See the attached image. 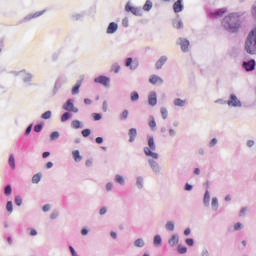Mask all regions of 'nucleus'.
<instances>
[{
    "label": "nucleus",
    "instance_id": "052dcab7",
    "mask_svg": "<svg viewBox=\"0 0 256 256\" xmlns=\"http://www.w3.org/2000/svg\"><path fill=\"white\" fill-rule=\"evenodd\" d=\"M96 143H98V145H101V143H103V138L102 137H97L96 138Z\"/></svg>",
    "mask_w": 256,
    "mask_h": 256
},
{
    "label": "nucleus",
    "instance_id": "cd10ccee",
    "mask_svg": "<svg viewBox=\"0 0 256 256\" xmlns=\"http://www.w3.org/2000/svg\"><path fill=\"white\" fill-rule=\"evenodd\" d=\"M135 247H144L145 242L143 241V239L139 238L134 242Z\"/></svg>",
    "mask_w": 256,
    "mask_h": 256
},
{
    "label": "nucleus",
    "instance_id": "473e14b6",
    "mask_svg": "<svg viewBox=\"0 0 256 256\" xmlns=\"http://www.w3.org/2000/svg\"><path fill=\"white\" fill-rule=\"evenodd\" d=\"M6 209L8 213H13V202L11 201L7 202Z\"/></svg>",
    "mask_w": 256,
    "mask_h": 256
},
{
    "label": "nucleus",
    "instance_id": "f3484780",
    "mask_svg": "<svg viewBox=\"0 0 256 256\" xmlns=\"http://www.w3.org/2000/svg\"><path fill=\"white\" fill-rule=\"evenodd\" d=\"M167 63V56H162L157 62H156V69H161L163 65Z\"/></svg>",
    "mask_w": 256,
    "mask_h": 256
},
{
    "label": "nucleus",
    "instance_id": "1a4fd4ad",
    "mask_svg": "<svg viewBox=\"0 0 256 256\" xmlns=\"http://www.w3.org/2000/svg\"><path fill=\"white\" fill-rule=\"evenodd\" d=\"M149 83H151V85H161V83H163V79L157 75H152L149 78Z\"/></svg>",
    "mask_w": 256,
    "mask_h": 256
},
{
    "label": "nucleus",
    "instance_id": "b1692460",
    "mask_svg": "<svg viewBox=\"0 0 256 256\" xmlns=\"http://www.w3.org/2000/svg\"><path fill=\"white\" fill-rule=\"evenodd\" d=\"M212 209H214V211H217L218 207H219V200H217V198H212Z\"/></svg>",
    "mask_w": 256,
    "mask_h": 256
},
{
    "label": "nucleus",
    "instance_id": "7ed1b4c3",
    "mask_svg": "<svg viewBox=\"0 0 256 256\" xmlns=\"http://www.w3.org/2000/svg\"><path fill=\"white\" fill-rule=\"evenodd\" d=\"M148 146L144 148V153L147 157H152V159H159V154L153 152L155 151V139L153 136L148 137Z\"/></svg>",
    "mask_w": 256,
    "mask_h": 256
},
{
    "label": "nucleus",
    "instance_id": "09e8293b",
    "mask_svg": "<svg viewBox=\"0 0 256 256\" xmlns=\"http://www.w3.org/2000/svg\"><path fill=\"white\" fill-rule=\"evenodd\" d=\"M11 191H12L11 185H8L5 187V195H11Z\"/></svg>",
    "mask_w": 256,
    "mask_h": 256
},
{
    "label": "nucleus",
    "instance_id": "3c124183",
    "mask_svg": "<svg viewBox=\"0 0 256 256\" xmlns=\"http://www.w3.org/2000/svg\"><path fill=\"white\" fill-rule=\"evenodd\" d=\"M42 209H43L44 213H47V211H50V210H51V205L46 204V205L43 206Z\"/></svg>",
    "mask_w": 256,
    "mask_h": 256
},
{
    "label": "nucleus",
    "instance_id": "c756f323",
    "mask_svg": "<svg viewBox=\"0 0 256 256\" xmlns=\"http://www.w3.org/2000/svg\"><path fill=\"white\" fill-rule=\"evenodd\" d=\"M131 101H133V102L139 101V93H137V92H132V93H131Z\"/></svg>",
    "mask_w": 256,
    "mask_h": 256
},
{
    "label": "nucleus",
    "instance_id": "4be33fe9",
    "mask_svg": "<svg viewBox=\"0 0 256 256\" xmlns=\"http://www.w3.org/2000/svg\"><path fill=\"white\" fill-rule=\"evenodd\" d=\"M185 100H181L180 98L174 100V105L176 107H185Z\"/></svg>",
    "mask_w": 256,
    "mask_h": 256
},
{
    "label": "nucleus",
    "instance_id": "aec40b11",
    "mask_svg": "<svg viewBox=\"0 0 256 256\" xmlns=\"http://www.w3.org/2000/svg\"><path fill=\"white\" fill-rule=\"evenodd\" d=\"M81 87V81H78L75 86L72 88V95H77Z\"/></svg>",
    "mask_w": 256,
    "mask_h": 256
},
{
    "label": "nucleus",
    "instance_id": "20e7f679",
    "mask_svg": "<svg viewBox=\"0 0 256 256\" xmlns=\"http://www.w3.org/2000/svg\"><path fill=\"white\" fill-rule=\"evenodd\" d=\"M125 11H127V13L130 12L133 15H136L137 17H140V15H143V10H141V8L133 7L129 3L126 4Z\"/></svg>",
    "mask_w": 256,
    "mask_h": 256
},
{
    "label": "nucleus",
    "instance_id": "c85d7f7f",
    "mask_svg": "<svg viewBox=\"0 0 256 256\" xmlns=\"http://www.w3.org/2000/svg\"><path fill=\"white\" fill-rule=\"evenodd\" d=\"M129 117V111L128 110H124L123 112H122V114L120 115V119L122 120V121H125V119H127Z\"/></svg>",
    "mask_w": 256,
    "mask_h": 256
},
{
    "label": "nucleus",
    "instance_id": "864d4df0",
    "mask_svg": "<svg viewBox=\"0 0 256 256\" xmlns=\"http://www.w3.org/2000/svg\"><path fill=\"white\" fill-rule=\"evenodd\" d=\"M59 217V212H53L50 216V219H57Z\"/></svg>",
    "mask_w": 256,
    "mask_h": 256
},
{
    "label": "nucleus",
    "instance_id": "ea45409f",
    "mask_svg": "<svg viewBox=\"0 0 256 256\" xmlns=\"http://www.w3.org/2000/svg\"><path fill=\"white\" fill-rule=\"evenodd\" d=\"M82 135L84 137H89V135H91V129H84V130H82Z\"/></svg>",
    "mask_w": 256,
    "mask_h": 256
},
{
    "label": "nucleus",
    "instance_id": "bf43d9fd",
    "mask_svg": "<svg viewBox=\"0 0 256 256\" xmlns=\"http://www.w3.org/2000/svg\"><path fill=\"white\" fill-rule=\"evenodd\" d=\"M30 235H31L32 237H35V235H37V230H35V229H30Z\"/></svg>",
    "mask_w": 256,
    "mask_h": 256
},
{
    "label": "nucleus",
    "instance_id": "79ce46f5",
    "mask_svg": "<svg viewBox=\"0 0 256 256\" xmlns=\"http://www.w3.org/2000/svg\"><path fill=\"white\" fill-rule=\"evenodd\" d=\"M120 69H121V67H120L118 64H114V65L112 66V71H113L114 73H118V72L120 71Z\"/></svg>",
    "mask_w": 256,
    "mask_h": 256
},
{
    "label": "nucleus",
    "instance_id": "c03bdc74",
    "mask_svg": "<svg viewBox=\"0 0 256 256\" xmlns=\"http://www.w3.org/2000/svg\"><path fill=\"white\" fill-rule=\"evenodd\" d=\"M101 114H99V113H94L93 114V119H94V121H101Z\"/></svg>",
    "mask_w": 256,
    "mask_h": 256
},
{
    "label": "nucleus",
    "instance_id": "2f4dec72",
    "mask_svg": "<svg viewBox=\"0 0 256 256\" xmlns=\"http://www.w3.org/2000/svg\"><path fill=\"white\" fill-rule=\"evenodd\" d=\"M50 139L51 141H55V139H59V132L57 131L52 132L50 135Z\"/></svg>",
    "mask_w": 256,
    "mask_h": 256
},
{
    "label": "nucleus",
    "instance_id": "0eeeda50",
    "mask_svg": "<svg viewBox=\"0 0 256 256\" xmlns=\"http://www.w3.org/2000/svg\"><path fill=\"white\" fill-rule=\"evenodd\" d=\"M179 41H180L179 45L181 47V51H183L184 53H187V51H189V40L185 38H180Z\"/></svg>",
    "mask_w": 256,
    "mask_h": 256
},
{
    "label": "nucleus",
    "instance_id": "7c9ffc66",
    "mask_svg": "<svg viewBox=\"0 0 256 256\" xmlns=\"http://www.w3.org/2000/svg\"><path fill=\"white\" fill-rule=\"evenodd\" d=\"M160 111H161L162 119H167V116L169 115L167 108H161Z\"/></svg>",
    "mask_w": 256,
    "mask_h": 256
},
{
    "label": "nucleus",
    "instance_id": "393cba45",
    "mask_svg": "<svg viewBox=\"0 0 256 256\" xmlns=\"http://www.w3.org/2000/svg\"><path fill=\"white\" fill-rule=\"evenodd\" d=\"M69 119H71V114L69 112H65L61 117L62 123H65V121H69Z\"/></svg>",
    "mask_w": 256,
    "mask_h": 256
},
{
    "label": "nucleus",
    "instance_id": "f704fd0d",
    "mask_svg": "<svg viewBox=\"0 0 256 256\" xmlns=\"http://www.w3.org/2000/svg\"><path fill=\"white\" fill-rule=\"evenodd\" d=\"M178 253H180L181 255H183L184 253H187V247L179 245Z\"/></svg>",
    "mask_w": 256,
    "mask_h": 256
},
{
    "label": "nucleus",
    "instance_id": "5701e85b",
    "mask_svg": "<svg viewBox=\"0 0 256 256\" xmlns=\"http://www.w3.org/2000/svg\"><path fill=\"white\" fill-rule=\"evenodd\" d=\"M72 129H81V122L79 120H74L71 123Z\"/></svg>",
    "mask_w": 256,
    "mask_h": 256
},
{
    "label": "nucleus",
    "instance_id": "ddd939ff",
    "mask_svg": "<svg viewBox=\"0 0 256 256\" xmlns=\"http://www.w3.org/2000/svg\"><path fill=\"white\" fill-rule=\"evenodd\" d=\"M95 83H100V85H104L105 87H107V85H109V78L105 77V76H99L98 78H95Z\"/></svg>",
    "mask_w": 256,
    "mask_h": 256
},
{
    "label": "nucleus",
    "instance_id": "f8f14e48",
    "mask_svg": "<svg viewBox=\"0 0 256 256\" xmlns=\"http://www.w3.org/2000/svg\"><path fill=\"white\" fill-rule=\"evenodd\" d=\"M243 67L246 71H253L255 69V60H249L248 62H243Z\"/></svg>",
    "mask_w": 256,
    "mask_h": 256
},
{
    "label": "nucleus",
    "instance_id": "a211bd4d",
    "mask_svg": "<svg viewBox=\"0 0 256 256\" xmlns=\"http://www.w3.org/2000/svg\"><path fill=\"white\" fill-rule=\"evenodd\" d=\"M168 243H169V245H170L171 247H175V245H177V243H179V236L173 235V236L169 239Z\"/></svg>",
    "mask_w": 256,
    "mask_h": 256
},
{
    "label": "nucleus",
    "instance_id": "4d7b16f0",
    "mask_svg": "<svg viewBox=\"0 0 256 256\" xmlns=\"http://www.w3.org/2000/svg\"><path fill=\"white\" fill-rule=\"evenodd\" d=\"M105 213H107V208L106 207H102L100 209V215H105Z\"/></svg>",
    "mask_w": 256,
    "mask_h": 256
},
{
    "label": "nucleus",
    "instance_id": "2eb2a0df",
    "mask_svg": "<svg viewBox=\"0 0 256 256\" xmlns=\"http://www.w3.org/2000/svg\"><path fill=\"white\" fill-rule=\"evenodd\" d=\"M119 26H117V23L115 22H111L109 25H108V28H107V33L108 35H111L113 33H115V31H117Z\"/></svg>",
    "mask_w": 256,
    "mask_h": 256
},
{
    "label": "nucleus",
    "instance_id": "72a5a7b5",
    "mask_svg": "<svg viewBox=\"0 0 256 256\" xmlns=\"http://www.w3.org/2000/svg\"><path fill=\"white\" fill-rule=\"evenodd\" d=\"M39 181H41V176H40V174H35V175L32 177V183H39Z\"/></svg>",
    "mask_w": 256,
    "mask_h": 256
},
{
    "label": "nucleus",
    "instance_id": "de8ad7c7",
    "mask_svg": "<svg viewBox=\"0 0 256 256\" xmlns=\"http://www.w3.org/2000/svg\"><path fill=\"white\" fill-rule=\"evenodd\" d=\"M41 129H43V126H41L40 124H38L34 127L35 133H41Z\"/></svg>",
    "mask_w": 256,
    "mask_h": 256
},
{
    "label": "nucleus",
    "instance_id": "f03ea898",
    "mask_svg": "<svg viewBox=\"0 0 256 256\" xmlns=\"http://www.w3.org/2000/svg\"><path fill=\"white\" fill-rule=\"evenodd\" d=\"M245 50L250 55H255L256 52V28L251 31L245 42Z\"/></svg>",
    "mask_w": 256,
    "mask_h": 256
},
{
    "label": "nucleus",
    "instance_id": "f257e3e1",
    "mask_svg": "<svg viewBox=\"0 0 256 256\" xmlns=\"http://www.w3.org/2000/svg\"><path fill=\"white\" fill-rule=\"evenodd\" d=\"M222 25L228 31H237L239 29V16L235 13L229 14L223 18Z\"/></svg>",
    "mask_w": 256,
    "mask_h": 256
},
{
    "label": "nucleus",
    "instance_id": "8fccbe9b",
    "mask_svg": "<svg viewBox=\"0 0 256 256\" xmlns=\"http://www.w3.org/2000/svg\"><path fill=\"white\" fill-rule=\"evenodd\" d=\"M122 25H123V27H129V19L128 18H124L122 20Z\"/></svg>",
    "mask_w": 256,
    "mask_h": 256
},
{
    "label": "nucleus",
    "instance_id": "e433bc0d",
    "mask_svg": "<svg viewBox=\"0 0 256 256\" xmlns=\"http://www.w3.org/2000/svg\"><path fill=\"white\" fill-rule=\"evenodd\" d=\"M15 203L18 207H21L22 203H23V199H21L20 196H16L15 197Z\"/></svg>",
    "mask_w": 256,
    "mask_h": 256
},
{
    "label": "nucleus",
    "instance_id": "680f3d73",
    "mask_svg": "<svg viewBox=\"0 0 256 256\" xmlns=\"http://www.w3.org/2000/svg\"><path fill=\"white\" fill-rule=\"evenodd\" d=\"M191 189H193V186H191V184H186L185 185V190L186 191H191Z\"/></svg>",
    "mask_w": 256,
    "mask_h": 256
},
{
    "label": "nucleus",
    "instance_id": "a878e982",
    "mask_svg": "<svg viewBox=\"0 0 256 256\" xmlns=\"http://www.w3.org/2000/svg\"><path fill=\"white\" fill-rule=\"evenodd\" d=\"M166 229L167 231H174L175 230V223L172 221L166 223Z\"/></svg>",
    "mask_w": 256,
    "mask_h": 256
},
{
    "label": "nucleus",
    "instance_id": "338daca9",
    "mask_svg": "<svg viewBox=\"0 0 256 256\" xmlns=\"http://www.w3.org/2000/svg\"><path fill=\"white\" fill-rule=\"evenodd\" d=\"M51 167H53V163L52 162H47L46 163V169H51Z\"/></svg>",
    "mask_w": 256,
    "mask_h": 256
},
{
    "label": "nucleus",
    "instance_id": "e2e57ef3",
    "mask_svg": "<svg viewBox=\"0 0 256 256\" xmlns=\"http://www.w3.org/2000/svg\"><path fill=\"white\" fill-rule=\"evenodd\" d=\"M84 103H85V105H91L92 101L89 98H85Z\"/></svg>",
    "mask_w": 256,
    "mask_h": 256
},
{
    "label": "nucleus",
    "instance_id": "774afa93",
    "mask_svg": "<svg viewBox=\"0 0 256 256\" xmlns=\"http://www.w3.org/2000/svg\"><path fill=\"white\" fill-rule=\"evenodd\" d=\"M31 129H32V126H29V127L26 129L25 135H29V133H31Z\"/></svg>",
    "mask_w": 256,
    "mask_h": 256
},
{
    "label": "nucleus",
    "instance_id": "423d86ee",
    "mask_svg": "<svg viewBox=\"0 0 256 256\" xmlns=\"http://www.w3.org/2000/svg\"><path fill=\"white\" fill-rule=\"evenodd\" d=\"M65 111H71L72 113H79V109L73 105V100H68L67 103L63 105Z\"/></svg>",
    "mask_w": 256,
    "mask_h": 256
},
{
    "label": "nucleus",
    "instance_id": "bb28decb",
    "mask_svg": "<svg viewBox=\"0 0 256 256\" xmlns=\"http://www.w3.org/2000/svg\"><path fill=\"white\" fill-rule=\"evenodd\" d=\"M8 163L11 169H15V157L13 155H10Z\"/></svg>",
    "mask_w": 256,
    "mask_h": 256
},
{
    "label": "nucleus",
    "instance_id": "58836bf2",
    "mask_svg": "<svg viewBox=\"0 0 256 256\" xmlns=\"http://www.w3.org/2000/svg\"><path fill=\"white\" fill-rule=\"evenodd\" d=\"M42 119H51V111H46L42 114Z\"/></svg>",
    "mask_w": 256,
    "mask_h": 256
},
{
    "label": "nucleus",
    "instance_id": "37998d69",
    "mask_svg": "<svg viewBox=\"0 0 256 256\" xmlns=\"http://www.w3.org/2000/svg\"><path fill=\"white\" fill-rule=\"evenodd\" d=\"M209 199H210L209 191H206L204 194V203L205 204L209 203Z\"/></svg>",
    "mask_w": 256,
    "mask_h": 256
},
{
    "label": "nucleus",
    "instance_id": "6e6d98bb",
    "mask_svg": "<svg viewBox=\"0 0 256 256\" xmlns=\"http://www.w3.org/2000/svg\"><path fill=\"white\" fill-rule=\"evenodd\" d=\"M113 189V184L112 183H107L106 184V190L111 191Z\"/></svg>",
    "mask_w": 256,
    "mask_h": 256
},
{
    "label": "nucleus",
    "instance_id": "a18cd8bd",
    "mask_svg": "<svg viewBox=\"0 0 256 256\" xmlns=\"http://www.w3.org/2000/svg\"><path fill=\"white\" fill-rule=\"evenodd\" d=\"M242 227H243V225L238 222V223H236V224L234 225V230H235V231H241Z\"/></svg>",
    "mask_w": 256,
    "mask_h": 256
},
{
    "label": "nucleus",
    "instance_id": "c9c22d12",
    "mask_svg": "<svg viewBox=\"0 0 256 256\" xmlns=\"http://www.w3.org/2000/svg\"><path fill=\"white\" fill-rule=\"evenodd\" d=\"M154 245H156V246L161 245V236L156 235V236L154 237Z\"/></svg>",
    "mask_w": 256,
    "mask_h": 256
},
{
    "label": "nucleus",
    "instance_id": "5fc2aeb1",
    "mask_svg": "<svg viewBox=\"0 0 256 256\" xmlns=\"http://www.w3.org/2000/svg\"><path fill=\"white\" fill-rule=\"evenodd\" d=\"M69 249H70V253L72 254V256H78L77 252H75V249L73 248V246H70Z\"/></svg>",
    "mask_w": 256,
    "mask_h": 256
},
{
    "label": "nucleus",
    "instance_id": "4c0bfd02",
    "mask_svg": "<svg viewBox=\"0 0 256 256\" xmlns=\"http://www.w3.org/2000/svg\"><path fill=\"white\" fill-rule=\"evenodd\" d=\"M116 181H117V183H119L120 185H123V183H125V179H123V176H121V175H117V176H116Z\"/></svg>",
    "mask_w": 256,
    "mask_h": 256
},
{
    "label": "nucleus",
    "instance_id": "69168bd1",
    "mask_svg": "<svg viewBox=\"0 0 256 256\" xmlns=\"http://www.w3.org/2000/svg\"><path fill=\"white\" fill-rule=\"evenodd\" d=\"M51 155V153H49V152H44L43 154H42V157H43V159H47V157H49Z\"/></svg>",
    "mask_w": 256,
    "mask_h": 256
},
{
    "label": "nucleus",
    "instance_id": "13d9d810",
    "mask_svg": "<svg viewBox=\"0 0 256 256\" xmlns=\"http://www.w3.org/2000/svg\"><path fill=\"white\" fill-rule=\"evenodd\" d=\"M214 145H217V139L213 138L210 142V147H214Z\"/></svg>",
    "mask_w": 256,
    "mask_h": 256
},
{
    "label": "nucleus",
    "instance_id": "4468645a",
    "mask_svg": "<svg viewBox=\"0 0 256 256\" xmlns=\"http://www.w3.org/2000/svg\"><path fill=\"white\" fill-rule=\"evenodd\" d=\"M126 67H130V69L134 70L137 67H139V63L138 62H133V58H128L126 59Z\"/></svg>",
    "mask_w": 256,
    "mask_h": 256
},
{
    "label": "nucleus",
    "instance_id": "49530a36",
    "mask_svg": "<svg viewBox=\"0 0 256 256\" xmlns=\"http://www.w3.org/2000/svg\"><path fill=\"white\" fill-rule=\"evenodd\" d=\"M150 165L154 169V171H157V169H159V166L157 165V162H155V161H151Z\"/></svg>",
    "mask_w": 256,
    "mask_h": 256
},
{
    "label": "nucleus",
    "instance_id": "6ab92c4d",
    "mask_svg": "<svg viewBox=\"0 0 256 256\" xmlns=\"http://www.w3.org/2000/svg\"><path fill=\"white\" fill-rule=\"evenodd\" d=\"M72 155H73V159L76 163H79V161H81L82 157H81V154L79 153V150H74L72 152Z\"/></svg>",
    "mask_w": 256,
    "mask_h": 256
},
{
    "label": "nucleus",
    "instance_id": "6e6552de",
    "mask_svg": "<svg viewBox=\"0 0 256 256\" xmlns=\"http://www.w3.org/2000/svg\"><path fill=\"white\" fill-rule=\"evenodd\" d=\"M228 105L232 107H241V101L237 99V96H235V94H232L230 96V101H228Z\"/></svg>",
    "mask_w": 256,
    "mask_h": 256
},
{
    "label": "nucleus",
    "instance_id": "9b49d317",
    "mask_svg": "<svg viewBox=\"0 0 256 256\" xmlns=\"http://www.w3.org/2000/svg\"><path fill=\"white\" fill-rule=\"evenodd\" d=\"M148 103L152 107H155V105H157V93H155V92L150 93V95L148 97Z\"/></svg>",
    "mask_w": 256,
    "mask_h": 256
},
{
    "label": "nucleus",
    "instance_id": "412c9836",
    "mask_svg": "<svg viewBox=\"0 0 256 256\" xmlns=\"http://www.w3.org/2000/svg\"><path fill=\"white\" fill-rule=\"evenodd\" d=\"M153 7V2H151L150 0H147L146 3L143 6V10L144 11H151Z\"/></svg>",
    "mask_w": 256,
    "mask_h": 256
},
{
    "label": "nucleus",
    "instance_id": "603ef678",
    "mask_svg": "<svg viewBox=\"0 0 256 256\" xmlns=\"http://www.w3.org/2000/svg\"><path fill=\"white\" fill-rule=\"evenodd\" d=\"M193 239H191V238H188V239H186V244L189 246V247H193Z\"/></svg>",
    "mask_w": 256,
    "mask_h": 256
},
{
    "label": "nucleus",
    "instance_id": "a19ab883",
    "mask_svg": "<svg viewBox=\"0 0 256 256\" xmlns=\"http://www.w3.org/2000/svg\"><path fill=\"white\" fill-rule=\"evenodd\" d=\"M149 127L151 129H155L157 127V123L155 122V119H152L149 121Z\"/></svg>",
    "mask_w": 256,
    "mask_h": 256
},
{
    "label": "nucleus",
    "instance_id": "dca6fc26",
    "mask_svg": "<svg viewBox=\"0 0 256 256\" xmlns=\"http://www.w3.org/2000/svg\"><path fill=\"white\" fill-rule=\"evenodd\" d=\"M128 135H129V142L133 143V141H135V139L137 138V129L131 128L128 132Z\"/></svg>",
    "mask_w": 256,
    "mask_h": 256
},
{
    "label": "nucleus",
    "instance_id": "0e129e2a",
    "mask_svg": "<svg viewBox=\"0 0 256 256\" xmlns=\"http://www.w3.org/2000/svg\"><path fill=\"white\" fill-rule=\"evenodd\" d=\"M247 145H248L249 147H253V146L255 145V141L249 140V141L247 142Z\"/></svg>",
    "mask_w": 256,
    "mask_h": 256
},
{
    "label": "nucleus",
    "instance_id": "39448f33",
    "mask_svg": "<svg viewBox=\"0 0 256 256\" xmlns=\"http://www.w3.org/2000/svg\"><path fill=\"white\" fill-rule=\"evenodd\" d=\"M225 13H227V9L221 8L215 12H210L209 17H210V19H219V18L223 17V15H225Z\"/></svg>",
    "mask_w": 256,
    "mask_h": 256
},
{
    "label": "nucleus",
    "instance_id": "9d476101",
    "mask_svg": "<svg viewBox=\"0 0 256 256\" xmlns=\"http://www.w3.org/2000/svg\"><path fill=\"white\" fill-rule=\"evenodd\" d=\"M174 13H181L183 11V0H177L173 5Z\"/></svg>",
    "mask_w": 256,
    "mask_h": 256
}]
</instances>
